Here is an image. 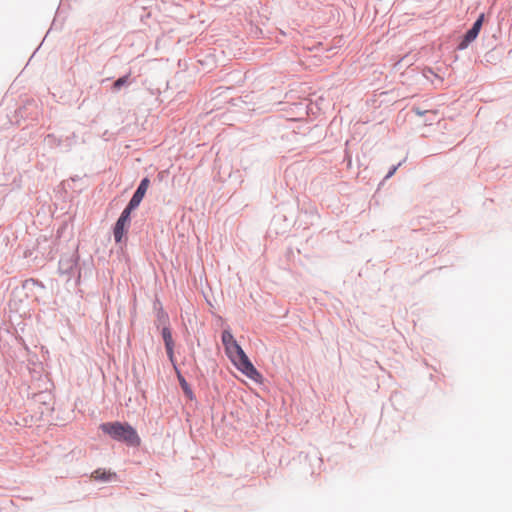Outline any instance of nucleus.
<instances>
[{
    "instance_id": "nucleus-7",
    "label": "nucleus",
    "mask_w": 512,
    "mask_h": 512,
    "mask_svg": "<svg viewBox=\"0 0 512 512\" xmlns=\"http://www.w3.org/2000/svg\"><path fill=\"white\" fill-rule=\"evenodd\" d=\"M236 342L237 341L235 340L234 336L232 335V333L229 330H224L222 332V343L225 348L236 343Z\"/></svg>"
},
{
    "instance_id": "nucleus-2",
    "label": "nucleus",
    "mask_w": 512,
    "mask_h": 512,
    "mask_svg": "<svg viewBox=\"0 0 512 512\" xmlns=\"http://www.w3.org/2000/svg\"><path fill=\"white\" fill-rule=\"evenodd\" d=\"M104 433L108 434L112 439L126 443L128 446L138 447L141 439L136 430L128 423L108 422L101 425Z\"/></svg>"
},
{
    "instance_id": "nucleus-8",
    "label": "nucleus",
    "mask_w": 512,
    "mask_h": 512,
    "mask_svg": "<svg viewBox=\"0 0 512 512\" xmlns=\"http://www.w3.org/2000/svg\"><path fill=\"white\" fill-rule=\"evenodd\" d=\"M136 207H131V203L129 202V204L127 205V207L122 211L120 217L118 220H121L123 222H126V223H129L130 224V215H131V212L135 209Z\"/></svg>"
},
{
    "instance_id": "nucleus-11",
    "label": "nucleus",
    "mask_w": 512,
    "mask_h": 512,
    "mask_svg": "<svg viewBox=\"0 0 512 512\" xmlns=\"http://www.w3.org/2000/svg\"><path fill=\"white\" fill-rule=\"evenodd\" d=\"M127 80H128V76H123V77H120L119 79H117L113 84L114 89L119 90L124 84L127 83Z\"/></svg>"
},
{
    "instance_id": "nucleus-1",
    "label": "nucleus",
    "mask_w": 512,
    "mask_h": 512,
    "mask_svg": "<svg viewBox=\"0 0 512 512\" xmlns=\"http://www.w3.org/2000/svg\"><path fill=\"white\" fill-rule=\"evenodd\" d=\"M226 355L235 365L248 378L255 382H261L262 376L254 367L248 356L245 354L241 346L236 342L225 348Z\"/></svg>"
},
{
    "instance_id": "nucleus-4",
    "label": "nucleus",
    "mask_w": 512,
    "mask_h": 512,
    "mask_svg": "<svg viewBox=\"0 0 512 512\" xmlns=\"http://www.w3.org/2000/svg\"><path fill=\"white\" fill-rule=\"evenodd\" d=\"M150 181L148 178L142 179L140 182V185L138 186L137 190L135 191L134 195L132 196L130 203L131 207H138L144 198L147 189L149 187Z\"/></svg>"
},
{
    "instance_id": "nucleus-3",
    "label": "nucleus",
    "mask_w": 512,
    "mask_h": 512,
    "mask_svg": "<svg viewBox=\"0 0 512 512\" xmlns=\"http://www.w3.org/2000/svg\"><path fill=\"white\" fill-rule=\"evenodd\" d=\"M483 20H484V15L481 14L479 16V18L473 24L472 28L470 30H468L467 33L465 34L463 41L459 45L460 49L466 48L469 43H471L472 41H474L477 38V36L480 32V29L482 27Z\"/></svg>"
},
{
    "instance_id": "nucleus-10",
    "label": "nucleus",
    "mask_w": 512,
    "mask_h": 512,
    "mask_svg": "<svg viewBox=\"0 0 512 512\" xmlns=\"http://www.w3.org/2000/svg\"><path fill=\"white\" fill-rule=\"evenodd\" d=\"M162 336L165 346L174 345L172 334L169 328L165 327L162 330Z\"/></svg>"
},
{
    "instance_id": "nucleus-13",
    "label": "nucleus",
    "mask_w": 512,
    "mask_h": 512,
    "mask_svg": "<svg viewBox=\"0 0 512 512\" xmlns=\"http://www.w3.org/2000/svg\"><path fill=\"white\" fill-rule=\"evenodd\" d=\"M414 111L417 115H420V116H422L424 114V112L420 111L418 108H415Z\"/></svg>"
},
{
    "instance_id": "nucleus-14",
    "label": "nucleus",
    "mask_w": 512,
    "mask_h": 512,
    "mask_svg": "<svg viewBox=\"0 0 512 512\" xmlns=\"http://www.w3.org/2000/svg\"><path fill=\"white\" fill-rule=\"evenodd\" d=\"M395 171H396V167H394L392 170H390V172L388 173L387 177L392 176Z\"/></svg>"
},
{
    "instance_id": "nucleus-9",
    "label": "nucleus",
    "mask_w": 512,
    "mask_h": 512,
    "mask_svg": "<svg viewBox=\"0 0 512 512\" xmlns=\"http://www.w3.org/2000/svg\"><path fill=\"white\" fill-rule=\"evenodd\" d=\"M113 475L110 473V472H106L105 470H96L93 474H92V478L94 480H107L109 478H111Z\"/></svg>"
},
{
    "instance_id": "nucleus-6",
    "label": "nucleus",
    "mask_w": 512,
    "mask_h": 512,
    "mask_svg": "<svg viewBox=\"0 0 512 512\" xmlns=\"http://www.w3.org/2000/svg\"><path fill=\"white\" fill-rule=\"evenodd\" d=\"M177 376H178V380H179V383H180V386L181 388L183 389L184 393L190 398L192 399L193 397V393H192V390L190 388V386L188 385V383L186 382V380L184 379V377L180 374V372L177 370Z\"/></svg>"
},
{
    "instance_id": "nucleus-12",
    "label": "nucleus",
    "mask_w": 512,
    "mask_h": 512,
    "mask_svg": "<svg viewBox=\"0 0 512 512\" xmlns=\"http://www.w3.org/2000/svg\"><path fill=\"white\" fill-rule=\"evenodd\" d=\"M165 347H166L167 355H168L170 361L172 362L175 370L177 371L178 369L174 363V345H169V346H165Z\"/></svg>"
},
{
    "instance_id": "nucleus-5",
    "label": "nucleus",
    "mask_w": 512,
    "mask_h": 512,
    "mask_svg": "<svg viewBox=\"0 0 512 512\" xmlns=\"http://www.w3.org/2000/svg\"><path fill=\"white\" fill-rule=\"evenodd\" d=\"M129 225V223L117 220L113 230L114 239L117 243H120L122 241L123 237L125 236L128 230Z\"/></svg>"
}]
</instances>
